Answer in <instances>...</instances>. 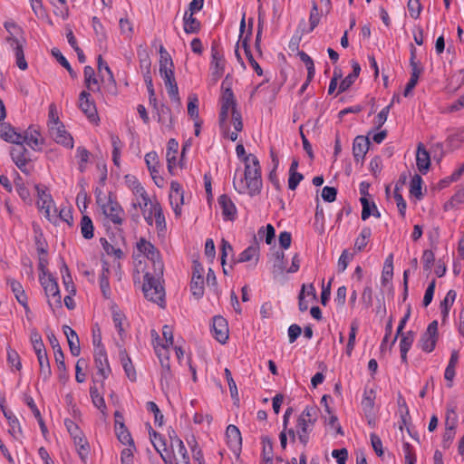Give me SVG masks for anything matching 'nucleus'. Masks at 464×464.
Returning <instances> with one entry per match:
<instances>
[{
  "mask_svg": "<svg viewBox=\"0 0 464 464\" xmlns=\"http://www.w3.org/2000/svg\"><path fill=\"white\" fill-rule=\"evenodd\" d=\"M0 138L13 144L23 143L22 134L17 132L10 124L6 123L0 124Z\"/></svg>",
  "mask_w": 464,
  "mask_h": 464,
  "instance_id": "nucleus-19",
  "label": "nucleus"
},
{
  "mask_svg": "<svg viewBox=\"0 0 464 464\" xmlns=\"http://www.w3.org/2000/svg\"><path fill=\"white\" fill-rule=\"evenodd\" d=\"M161 78L163 79L165 87L168 91V93L170 97V99L173 102H179V89L178 85L174 77V71L173 68L162 71L160 72Z\"/></svg>",
  "mask_w": 464,
  "mask_h": 464,
  "instance_id": "nucleus-14",
  "label": "nucleus"
},
{
  "mask_svg": "<svg viewBox=\"0 0 464 464\" xmlns=\"http://www.w3.org/2000/svg\"><path fill=\"white\" fill-rule=\"evenodd\" d=\"M298 418H304L308 422L315 423L318 419V409L316 407L307 406Z\"/></svg>",
  "mask_w": 464,
  "mask_h": 464,
  "instance_id": "nucleus-61",
  "label": "nucleus"
},
{
  "mask_svg": "<svg viewBox=\"0 0 464 464\" xmlns=\"http://www.w3.org/2000/svg\"><path fill=\"white\" fill-rule=\"evenodd\" d=\"M218 205L222 209V215L225 219L234 220L237 216V208L231 198L227 195H221L218 198Z\"/></svg>",
  "mask_w": 464,
  "mask_h": 464,
  "instance_id": "nucleus-21",
  "label": "nucleus"
},
{
  "mask_svg": "<svg viewBox=\"0 0 464 464\" xmlns=\"http://www.w3.org/2000/svg\"><path fill=\"white\" fill-rule=\"evenodd\" d=\"M140 66L142 71L143 76L150 74L151 62L147 52L143 51L139 53Z\"/></svg>",
  "mask_w": 464,
  "mask_h": 464,
  "instance_id": "nucleus-59",
  "label": "nucleus"
},
{
  "mask_svg": "<svg viewBox=\"0 0 464 464\" xmlns=\"http://www.w3.org/2000/svg\"><path fill=\"white\" fill-rule=\"evenodd\" d=\"M357 330H358V325H357V324L353 323V324H351V330H350V334H349V339H348V343H347V345H346V354H347L348 356H351V355H352L353 350V348H354V345H355V338H356Z\"/></svg>",
  "mask_w": 464,
  "mask_h": 464,
  "instance_id": "nucleus-60",
  "label": "nucleus"
},
{
  "mask_svg": "<svg viewBox=\"0 0 464 464\" xmlns=\"http://www.w3.org/2000/svg\"><path fill=\"white\" fill-rule=\"evenodd\" d=\"M7 361L16 370L19 371L22 368L20 357H19L17 352L13 349L7 350Z\"/></svg>",
  "mask_w": 464,
  "mask_h": 464,
  "instance_id": "nucleus-64",
  "label": "nucleus"
},
{
  "mask_svg": "<svg viewBox=\"0 0 464 464\" xmlns=\"http://www.w3.org/2000/svg\"><path fill=\"white\" fill-rule=\"evenodd\" d=\"M375 392L373 390H368L364 392L363 398L362 400V407L366 414H372L374 407Z\"/></svg>",
  "mask_w": 464,
  "mask_h": 464,
  "instance_id": "nucleus-39",
  "label": "nucleus"
},
{
  "mask_svg": "<svg viewBox=\"0 0 464 464\" xmlns=\"http://www.w3.org/2000/svg\"><path fill=\"white\" fill-rule=\"evenodd\" d=\"M94 360L98 372L102 376L103 379L107 378L111 370L104 348L94 349Z\"/></svg>",
  "mask_w": 464,
  "mask_h": 464,
  "instance_id": "nucleus-18",
  "label": "nucleus"
},
{
  "mask_svg": "<svg viewBox=\"0 0 464 464\" xmlns=\"http://www.w3.org/2000/svg\"><path fill=\"white\" fill-rule=\"evenodd\" d=\"M38 195L37 205L38 208L44 211L46 218H50L51 209L53 206V202L50 194H48L44 189L41 188L39 186L35 187Z\"/></svg>",
  "mask_w": 464,
  "mask_h": 464,
  "instance_id": "nucleus-23",
  "label": "nucleus"
},
{
  "mask_svg": "<svg viewBox=\"0 0 464 464\" xmlns=\"http://www.w3.org/2000/svg\"><path fill=\"white\" fill-rule=\"evenodd\" d=\"M458 423V414L455 411V408L451 405H448L447 412H446V420L445 425L446 428H450V430H455Z\"/></svg>",
  "mask_w": 464,
  "mask_h": 464,
  "instance_id": "nucleus-49",
  "label": "nucleus"
},
{
  "mask_svg": "<svg viewBox=\"0 0 464 464\" xmlns=\"http://www.w3.org/2000/svg\"><path fill=\"white\" fill-rule=\"evenodd\" d=\"M95 198L105 220L112 223L116 227H121L123 224L125 215L121 204L112 198L111 193L105 195L101 189H96Z\"/></svg>",
  "mask_w": 464,
  "mask_h": 464,
  "instance_id": "nucleus-4",
  "label": "nucleus"
},
{
  "mask_svg": "<svg viewBox=\"0 0 464 464\" xmlns=\"http://www.w3.org/2000/svg\"><path fill=\"white\" fill-rule=\"evenodd\" d=\"M102 70H104L107 73V80L110 82V84L112 85L113 88H115L116 82L113 77V73L111 70L110 69L107 63H105L102 57V55L98 56V71L100 73H102Z\"/></svg>",
  "mask_w": 464,
  "mask_h": 464,
  "instance_id": "nucleus-56",
  "label": "nucleus"
},
{
  "mask_svg": "<svg viewBox=\"0 0 464 464\" xmlns=\"http://www.w3.org/2000/svg\"><path fill=\"white\" fill-rule=\"evenodd\" d=\"M372 235V230L370 227H363L359 235V237L356 238L354 243V248L357 251H362L364 249V247L367 245V241L370 238Z\"/></svg>",
  "mask_w": 464,
  "mask_h": 464,
  "instance_id": "nucleus-44",
  "label": "nucleus"
},
{
  "mask_svg": "<svg viewBox=\"0 0 464 464\" xmlns=\"http://www.w3.org/2000/svg\"><path fill=\"white\" fill-rule=\"evenodd\" d=\"M438 341V322L432 321L427 327L426 332L421 335L418 345L426 353H431Z\"/></svg>",
  "mask_w": 464,
  "mask_h": 464,
  "instance_id": "nucleus-8",
  "label": "nucleus"
},
{
  "mask_svg": "<svg viewBox=\"0 0 464 464\" xmlns=\"http://www.w3.org/2000/svg\"><path fill=\"white\" fill-rule=\"evenodd\" d=\"M154 108L157 110L158 113V121L161 123V125L167 129L170 130L173 127V121L172 116L170 112V109L165 105H160L158 107L157 102H152Z\"/></svg>",
  "mask_w": 464,
  "mask_h": 464,
  "instance_id": "nucleus-26",
  "label": "nucleus"
},
{
  "mask_svg": "<svg viewBox=\"0 0 464 464\" xmlns=\"http://www.w3.org/2000/svg\"><path fill=\"white\" fill-rule=\"evenodd\" d=\"M314 422H308L307 420H304V418H298L297 420V425H296V434L298 436V439L300 442L303 445H306L309 441V434L313 430L314 427Z\"/></svg>",
  "mask_w": 464,
  "mask_h": 464,
  "instance_id": "nucleus-24",
  "label": "nucleus"
},
{
  "mask_svg": "<svg viewBox=\"0 0 464 464\" xmlns=\"http://www.w3.org/2000/svg\"><path fill=\"white\" fill-rule=\"evenodd\" d=\"M63 332L67 338L71 353L78 356L81 353L80 341L76 332L68 325L63 326Z\"/></svg>",
  "mask_w": 464,
  "mask_h": 464,
  "instance_id": "nucleus-25",
  "label": "nucleus"
},
{
  "mask_svg": "<svg viewBox=\"0 0 464 464\" xmlns=\"http://www.w3.org/2000/svg\"><path fill=\"white\" fill-rule=\"evenodd\" d=\"M77 157L80 159L79 169L81 172H83L86 168L85 165L89 160L90 153L85 148L78 147Z\"/></svg>",
  "mask_w": 464,
  "mask_h": 464,
  "instance_id": "nucleus-62",
  "label": "nucleus"
},
{
  "mask_svg": "<svg viewBox=\"0 0 464 464\" xmlns=\"http://www.w3.org/2000/svg\"><path fill=\"white\" fill-rule=\"evenodd\" d=\"M64 425H65L68 432L72 436V440H76L77 438H79L80 436L82 435V432L79 429L78 425L76 423H74L72 420L66 419L64 420Z\"/></svg>",
  "mask_w": 464,
  "mask_h": 464,
  "instance_id": "nucleus-63",
  "label": "nucleus"
},
{
  "mask_svg": "<svg viewBox=\"0 0 464 464\" xmlns=\"http://www.w3.org/2000/svg\"><path fill=\"white\" fill-rule=\"evenodd\" d=\"M464 202V188H460L452 198L445 204L446 210L453 208Z\"/></svg>",
  "mask_w": 464,
  "mask_h": 464,
  "instance_id": "nucleus-53",
  "label": "nucleus"
},
{
  "mask_svg": "<svg viewBox=\"0 0 464 464\" xmlns=\"http://www.w3.org/2000/svg\"><path fill=\"white\" fill-rule=\"evenodd\" d=\"M212 327L215 338L219 343H225L228 339V326L226 319L222 316H215Z\"/></svg>",
  "mask_w": 464,
  "mask_h": 464,
  "instance_id": "nucleus-16",
  "label": "nucleus"
},
{
  "mask_svg": "<svg viewBox=\"0 0 464 464\" xmlns=\"http://www.w3.org/2000/svg\"><path fill=\"white\" fill-rule=\"evenodd\" d=\"M151 335H152V337H154V341H153L154 342V349H155V352L157 353V356H158L160 363L169 362V347L170 345L160 344L159 343L160 336L155 330L151 331Z\"/></svg>",
  "mask_w": 464,
  "mask_h": 464,
  "instance_id": "nucleus-28",
  "label": "nucleus"
},
{
  "mask_svg": "<svg viewBox=\"0 0 464 464\" xmlns=\"http://www.w3.org/2000/svg\"><path fill=\"white\" fill-rule=\"evenodd\" d=\"M5 42L14 53L18 68L23 71L26 70L28 65L24 53V39L22 36L21 39L18 36H7Z\"/></svg>",
  "mask_w": 464,
  "mask_h": 464,
  "instance_id": "nucleus-12",
  "label": "nucleus"
},
{
  "mask_svg": "<svg viewBox=\"0 0 464 464\" xmlns=\"http://www.w3.org/2000/svg\"><path fill=\"white\" fill-rule=\"evenodd\" d=\"M23 143H26L30 148L34 150H39L44 144V139L41 136L39 130L34 126L29 127L24 134H22Z\"/></svg>",
  "mask_w": 464,
  "mask_h": 464,
  "instance_id": "nucleus-15",
  "label": "nucleus"
},
{
  "mask_svg": "<svg viewBox=\"0 0 464 464\" xmlns=\"http://www.w3.org/2000/svg\"><path fill=\"white\" fill-rule=\"evenodd\" d=\"M258 252H259V248L256 245L250 246L247 248H246L239 255L237 262H238V263L248 262L254 258H256V261H257Z\"/></svg>",
  "mask_w": 464,
  "mask_h": 464,
  "instance_id": "nucleus-43",
  "label": "nucleus"
},
{
  "mask_svg": "<svg viewBox=\"0 0 464 464\" xmlns=\"http://www.w3.org/2000/svg\"><path fill=\"white\" fill-rule=\"evenodd\" d=\"M84 83L89 91L99 92L98 80L95 77L94 69L91 66L84 67Z\"/></svg>",
  "mask_w": 464,
  "mask_h": 464,
  "instance_id": "nucleus-30",
  "label": "nucleus"
},
{
  "mask_svg": "<svg viewBox=\"0 0 464 464\" xmlns=\"http://www.w3.org/2000/svg\"><path fill=\"white\" fill-rule=\"evenodd\" d=\"M411 79L408 82V83L406 84V87H405V90L403 92L405 97L409 96L410 93L411 92V91L417 85L419 77L422 72V67L420 65H414V66H411Z\"/></svg>",
  "mask_w": 464,
  "mask_h": 464,
  "instance_id": "nucleus-34",
  "label": "nucleus"
},
{
  "mask_svg": "<svg viewBox=\"0 0 464 464\" xmlns=\"http://www.w3.org/2000/svg\"><path fill=\"white\" fill-rule=\"evenodd\" d=\"M49 133L56 143L70 149L73 147V139L70 133L66 131L62 121H54L53 125H50Z\"/></svg>",
  "mask_w": 464,
  "mask_h": 464,
  "instance_id": "nucleus-7",
  "label": "nucleus"
},
{
  "mask_svg": "<svg viewBox=\"0 0 464 464\" xmlns=\"http://www.w3.org/2000/svg\"><path fill=\"white\" fill-rule=\"evenodd\" d=\"M112 319L115 328L118 330L121 338L123 339V334L125 331L123 327V322L125 320L124 314H122L120 311L114 310L112 312Z\"/></svg>",
  "mask_w": 464,
  "mask_h": 464,
  "instance_id": "nucleus-58",
  "label": "nucleus"
},
{
  "mask_svg": "<svg viewBox=\"0 0 464 464\" xmlns=\"http://www.w3.org/2000/svg\"><path fill=\"white\" fill-rule=\"evenodd\" d=\"M285 254L283 252H277L276 254V259L273 266V274L275 276H278L284 274L285 272V263H284Z\"/></svg>",
  "mask_w": 464,
  "mask_h": 464,
  "instance_id": "nucleus-54",
  "label": "nucleus"
},
{
  "mask_svg": "<svg viewBox=\"0 0 464 464\" xmlns=\"http://www.w3.org/2000/svg\"><path fill=\"white\" fill-rule=\"evenodd\" d=\"M237 103L230 88L224 90L221 99V109L219 115V126L221 130H227L229 128V117H231V123L237 131H241L243 129V122L241 113L237 110Z\"/></svg>",
  "mask_w": 464,
  "mask_h": 464,
  "instance_id": "nucleus-3",
  "label": "nucleus"
},
{
  "mask_svg": "<svg viewBox=\"0 0 464 464\" xmlns=\"http://www.w3.org/2000/svg\"><path fill=\"white\" fill-rule=\"evenodd\" d=\"M247 39L245 38L243 41H242V45L245 49V53H246V55L247 57V60L250 63V65L253 67V69L256 71V72L261 76L263 74V70L262 68L259 66V64L256 63V61L254 59L248 46H247Z\"/></svg>",
  "mask_w": 464,
  "mask_h": 464,
  "instance_id": "nucleus-55",
  "label": "nucleus"
},
{
  "mask_svg": "<svg viewBox=\"0 0 464 464\" xmlns=\"http://www.w3.org/2000/svg\"><path fill=\"white\" fill-rule=\"evenodd\" d=\"M183 193H169V202L176 216H180L181 214L180 206L183 204Z\"/></svg>",
  "mask_w": 464,
  "mask_h": 464,
  "instance_id": "nucleus-51",
  "label": "nucleus"
},
{
  "mask_svg": "<svg viewBox=\"0 0 464 464\" xmlns=\"http://www.w3.org/2000/svg\"><path fill=\"white\" fill-rule=\"evenodd\" d=\"M150 206L151 213H153L157 229L160 231L164 230L166 228V222L160 203L155 201L154 203H150Z\"/></svg>",
  "mask_w": 464,
  "mask_h": 464,
  "instance_id": "nucleus-33",
  "label": "nucleus"
},
{
  "mask_svg": "<svg viewBox=\"0 0 464 464\" xmlns=\"http://www.w3.org/2000/svg\"><path fill=\"white\" fill-rule=\"evenodd\" d=\"M39 280L44 290L49 306L53 310L55 308H61L62 296L58 284L53 276L48 272H44L43 275L39 276Z\"/></svg>",
  "mask_w": 464,
  "mask_h": 464,
  "instance_id": "nucleus-5",
  "label": "nucleus"
},
{
  "mask_svg": "<svg viewBox=\"0 0 464 464\" xmlns=\"http://www.w3.org/2000/svg\"><path fill=\"white\" fill-rule=\"evenodd\" d=\"M179 150V143L175 139H170L168 142L166 158L168 162V169L172 174L176 168V155Z\"/></svg>",
  "mask_w": 464,
  "mask_h": 464,
  "instance_id": "nucleus-27",
  "label": "nucleus"
},
{
  "mask_svg": "<svg viewBox=\"0 0 464 464\" xmlns=\"http://www.w3.org/2000/svg\"><path fill=\"white\" fill-rule=\"evenodd\" d=\"M47 337H48L49 343L53 350V353H54V359L57 363L58 371L60 372L59 378L62 382H64L67 379V376H66V367H65V363H64V355H63L62 347L58 342V339L56 338V336L54 335L53 333H50Z\"/></svg>",
  "mask_w": 464,
  "mask_h": 464,
  "instance_id": "nucleus-11",
  "label": "nucleus"
},
{
  "mask_svg": "<svg viewBox=\"0 0 464 464\" xmlns=\"http://www.w3.org/2000/svg\"><path fill=\"white\" fill-rule=\"evenodd\" d=\"M120 358L122 364V367L130 381H134L136 379V372L132 365L130 358L128 356L126 351L120 352Z\"/></svg>",
  "mask_w": 464,
  "mask_h": 464,
  "instance_id": "nucleus-37",
  "label": "nucleus"
},
{
  "mask_svg": "<svg viewBox=\"0 0 464 464\" xmlns=\"http://www.w3.org/2000/svg\"><path fill=\"white\" fill-rule=\"evenodd\" d=\"M16 147H14L11 150V157L14 162L21 161L23 160H29L27 157V150L24 146V143L15 144Z\"/></svg>",
  "mask_w": 464,
  "mask_h": 464,
  "instance_id": "nucleus-47",
  "label": "nucleus"
},
{
  "mask_svg": "<svg viewBox=\"0 0 464 464\" xmlns=\"http://www.w3.org/2000/svg\"><path fill=\"white\" fill-rule=\"evenodd\" d=\"M226 61L223 53L219 51L218 45L213 44L211 47V63L210 71L212 80L218 82L225 72Z\"/></svg>",
  "mask_w": 464,
  "mask_h": 464,
  "instance_id": "nucleus-9",
  "label": "nucleus"
},
{
  "mask_svg": "<svg viewBox=\"0 0 464 464\" xmlns=\"http://www.w3.org/2000/svg\"><path fill=\"white\" fill-rule=\"evenodd\" d=\"M193 15L194 14L188 12L184 14V31L186 34H195L200 28V23Z\"/></svg>",
  "mask_w": 464,
  "mask_h": 464,
  "instance_id": "nucleus-36",
  "label": "nucleus"
},
{
  "mask_svg": "<svg viewBox=\"0 0 464 464\" xmlns=\"http://www.w3.org/2000/svg\"><path fill=\"white\" fill-rule=\"evenodd\" d=\"M0 408L5 417L8 420L11 428V432H13L14 434H15L16 432H20L21 429L19 421L17 418L14 415V413L10 410H8L5 405V399L0 400Z\"/></svg>",
  "mask_w": 464,
  "mask_h": 464,
  "instance_id": "nucleus-31",
  "label": "nucleus"
},
{
  "mask_svg": "<svg viewBox=\"0 0 464 464\" xmlns=\"http://www.w3.org/2000/svg\"><path fill=\"white\" fill-rule=\"evenodd\" d=\"M30 340L36 355L46 353L42 336L36 329L31 330Z\"/></svg>",
  "mask_w": 464,
  "mask_h": 464,
  "instance_id": "nucleus-40",
  "label": "nucleus"
},
{
  "mask_svg": "<svg viewBox=\"0 0 464 464\" xmlns=\"http://www.w3.org/2000/svg\"><path fill=\"white\" fill-rule=\"evenodd\" d=\"M115 431H116V435H117L118 440L122 444L129 445V448H131L132 450H135V446H134V442H133V440L131 438V435L128 431V430L126 429L124 423H120V426L116 427Z\"/></svg>",
  "mask_w": 464,
  "mask_h": 464,
  "instance_id": "nucleus-35",
  "label": "nucleus"
},
{
  "mask_svg": "<svg viewBox=\"0 0 464 464\" xmlns=\"http://www.w3.org/2000/svg\"><path fill=\"white\" fill-rule=\"evenodd\" d=\"M79 108L85 114V116L89 119L90 121L94 123H97L99 121L97 109L89 92L82 91L80 93Z\"/></svg>",
  "mask_w": 464,
  "mask_h": 464,
  "instance_id": "nucleus-10",
  "label": "nucleus"
},
{
  "mask_svg": "<svg viewBox=\"0 0 464 464\" xmlns=\"http://www.w3.org/2000/svg\"><path fill=\"white\" fill-rule=\"evenodd\" d=\"M40 366V377L46 382L52 375V370L47 357V353H41L36 355Z\"/></svg>",
  "mask_w": 464,
  "mask_h": 464,
  "instance_id": "nucleus-32",
  "label": "nucleus"
},
{
  "mask_svg": "<svg viewBox=\"0 0 464 464\" xmlns=\"http://www.w3.org/2000/svg\"><path fill=\"white\" fill-rule=\"evenodd\" d=\"M204 268L202 265L197 261L193 264L192 279L190 289L194 296L198 299L202 297L204 294Z\"/></svg>",
  "mask_w": 464,
  "mask_h": 464,
  "instance_id": "nucleus-13",
  "label": "nucleus"
},
{
  "mask_svg": "<svg viewBox=\"0 0 464 464\" xmlns=\"http://www.w3.org/2000/svg\"><path fill=\"white\" fill-rule=\"evenodd\" d=\"M132 193L134 195V199L131 203V208L133 209V213H131V218L134 221H137L139 218V214L137 212L138 208L143 210V208H147L150 203H153L147 194L145 188L139 182H135L132 187Z\"/></svg>",
  "mask_w": 464,
  "mask_h": 464,
  "instance_id": "nucleus-6",
  "label": "nucleus"
},
{
  "mask_svg": "<svg viewBox=\"0 0 464 464\" xmlns=\"http://www.w3.org/2000/svg\"><path fill=\"white\" fill-rule=\"evenodd\" d=\"M52 54L56 58L59 63L68 71L72 77H76V72L72 70L70 63H68L66 58L62 54L59 49L53 48L52 50Z\"/></svg>",
  "mask_w": 464,
  "mask_h": 464,
  "instance_id": "nucleus-52",
  "label": "nucleus"
},
{
  "mask_svg": "<svg viewBox=\"0 0 464 464\" xmlns=\"http://www.w3.org/2000/svg\"><path fill=\"white\" fill-rule=\"evenodd\" d=\"M421 184H422V179L420 175L415 174L410 184V193L416 197L417 198H420L422 196L421 193Z\"/></svg>",
  "mask_w": 464,
  "mask_h": 464,
  "instance_id": "nucleus-48",
  "label": "nucleus"
},
{
  "mask_svg": "<svg viewBox=\"0 0 464 464\" xmlns=\"http://www.w3.org/2000/svg\"><path fill=\"white\" fill-rule=\"evenodd\" d=\"M138 250L151 263L153 272L147 271L144 275L142 290L145 297L160 306H164L165 290L161 284L163 276V262L157 248L144 238L137 243Z\"/></svg>",
  "mask_w": 464,
  "mask_h": 464,
  "instance_id": "nucleus-1",
  "label": "nucleus"
},
{
  "mask_svg": "<svg viewBox=\"0 0 464 464\" xmlns=\"http://www.w3.org/2000/svg\"><path fill=\"white\" fill-rule=\"evenodd\" d=\"M77 453L79 454L82 461H86L89 455V444L83 435L80 436L76 440H73Z\"/></svg>",
  "mask_w": 464,
  "mask_h": 464,
  "instance_id": "nucleus-38",
  "label": "nucleus"
},
{
  "mask_svg": "<svg viewBox=\"0 0 464 464\" xmlns=\"http://www.w3.org/2000/svg\"><path fill=\"white\" fill-rule=\"evenodd\" d=\"M262 444H263V457L264 460L267 464H272L273 459V443L272 440L267 438L264 437L262 439Z\"/></svg>",
  "mask_w": 464,
  "mask_h": 464,
  "instance_id": "nucleus-50",
  "label": "nucleus"
},
{
  "mask_svg": "<svg viewBox=\"0 0 464 464\" xmlns=\"http://www.w3.org/2000/svg\"><path fill=\"white\" fill-rule=\"evenodd\" d=\"M228 447L235 452L241 450L242 438L239 429L235 425H228L226 430Z\"/></svg>",
  "mask_w": 464,
  "mask_h": 464,
  "instance_id": "nucleus-17",
  "label": "nucleus"
},
{
  "mask_svg": "<svg viewBox=\"0 0 464 464\" xmlns=\"http://www.w3.org/2000/svg\"><path fill=\"white\" fill-rule=\"evenodd\" d=\"M91 398L93 405L101 411L103 415H106V404L103 397L99 393L95 386L90 388Z\"/></svg>",
  "mask_w": 464,
  "mask_h": 464,
  "instance_id": "nucleus-41",
  "label": "nucleus"
},
{
  "mask_svg": "<svg viewBox=\"0 0 464 464\" xmlns=\"http://www.w3.org/2000/svg\"><path fill=\"white\" fill-rule=\"evenodd\" d=\"M414 341V333L411 331L407 332L406 334H401V339L400 342V351L401 352H408L411 344Z\"/></svg>",
  "mask_w": 464,
  "mask_h": 464,
  "instance_id": "nucleus-57",
  "label": "nucleus"
},
{
  "mask_svg": "<svg viewBox=\"0 0 464 464\" xmlns=\"http://www.w3.org/2000/svg\"><path fill=\"white\" fill-rule=\"evenodd\" d=\"M370 140L363 136H357L353 144V154L356 161L362 160L367 153Z\"/></svg>",
  "mask_w": 464,
  "mask_h": 464,
  "instance_id": "nucleus-20",
  "label": "nucleus"
},
{
  "mask_svg": "<svg viewBox=\"0 0 464 464\" xmlns=\"http://www.w3.org/2000/svg\"><path fill=\"white\" fill-rule=\"evenodd\" d=\"M244 160L245 170L243 173L236 171L233 185L238 193L255 196L260 192L262 187L259 161L253 154L246 156Z\"/></svg>",
  "mask_w": 464,
  "mask_h": 464,
  "instance_id": "nucleus-2",
  "label": "nucleus"
},
{
  "mask_svg": "<svg viewBox=\"0 0 464 464\" xmlns=\"http://www.w3.org/2000/svg\"><path fill=\"white\" fill-rule=\"evenodd\" d=\"M81 233L85 239L93 237L94 227L92 219L88 216H82L81 223Z\"/></svg>",
  "mask_w": 464,
  "mask_h": 464,
  "instance_id": "nucleus-42",
  "label": "nucleus"
},
{
  "mask_svg": "<svg viewBox=\"0 0 464 464\" xmlns=\"http://www.w3.org/2000/svg\"><path fill=\"white\" fill-rule=\"evenodd\" d=\"M145 162L150 174L157 172V169H160V160L157 152L150 151L145 155Z\"/></svg>",
  "mask_w": 464,
  "mask_h": 464,
  "instance_id": "nucleus-45",
  "label": "nucleus"
},
{
  "mask_svg": "<svg viewBox=\"0 0 464 464\" xmlns=\"http://www.w3.org/2000/svg\"><path fill=\"white\" fill-rule=\"evenodd\" d=\"M416 164L418 169L425 174L430 166V157L428 150L424 148L422 143L418 144L417 153H416Z\"/></svg>",
  "mask_w": 464,
  "mask_h": 464,
  "instance_id": "nucleus-22",
  "label": "nucleus"
},
{
  "mask_svg": "<svg viewBox=\"0 0 464 464\" xmlns=\"http://www.w3.org/2000/svg\"><path fill=\"white\" fill-rule=\"evenodd\" d=\"M457 294L454 290H450L444 299L440 303L441 307V314L443 316H447L450 311V308L452 306L455 299H456Z\"/></svg>",
  "mask_w": 464,
  "mask_h": 464,
  "instance_id": "nucleus-46",
  "label": "nucleus"
},
{
  "mask_svg": "<svg viewBox=\"0 0 464 464\" xmlns=\"http://www.w3.org/2000/svg\"><path fill=\"white\" fill-rule=\"evenodd\" d=\"M8 284L11 287L12 292L14 294L18 303L22 304L26 310H28L27 296L24 293L22 285L18 281L14 279H9Z\"/></svg>",
  "mask_w": 464,
  "mask_h": 464,
  "instance_id": "nucleus-29",
  "label": "nucleus"
}]
</instances>
